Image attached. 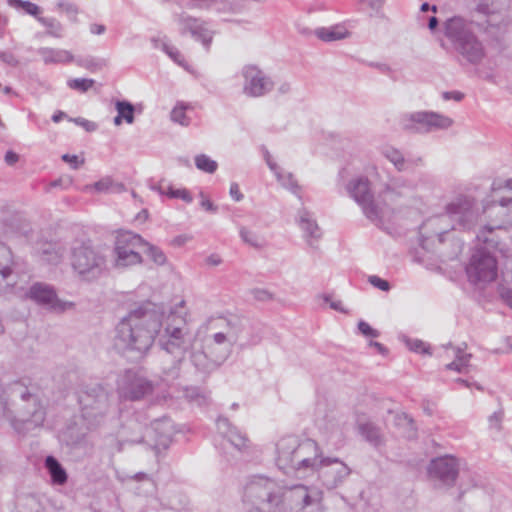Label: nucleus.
Segmentation results:
<instances>
[{
  "mask_svg": "<svg viewBox=\"0 0 512 512\" xmlns=\"http://www.w3.org/2000/svg\"><path fill=\"white\" fill-rule=\"evenodd\" d=\"M161 317L155 310L138 307L116 326L115 348L127 357L142 358L160 332Z\"/></svg>",
  "mask_w": 512,
  "mask_h": 512,
  "instance_id": "nucleus-1",
  "label": "nucleus"
},
{
  "mask_svg": "<svg viewBox=\"0 0 512 512\" xmlns=\"http://www.w3.org/2000/svg\"><path fill=\"white\" fill-rule=\"evenodd\" d=\"M473 26L493 38L497 37L502 29L501 23H493L490 19L485 21L467 20L456 15L445 20L443 31L459 57L468 64L478 65L485 57V49L474 33Z\"/></svg>",
  "mask_w": 512,
  "mask_h": 512,
  "instance_id": "nucleus-2",
  "label": "nucleus"
},
{
  "mask_svg": "<svg viewBox=\"0 0 512 512\" xmlns=\"http://www.w3.org/2000/svg\"><path fill=\"white\" fill-rule=\"evenodd\" d=\"M283 499V487L277 481L254 476L244 487L242 504L246 512H280Z\"/></svg>",
  "mask_w": 512,
  "mask_h": 512,
  "instance_id": "nucleus-3",
  "label": "nucleus"
},
{
  "mask_svg": "<svg viewBox=\"0 0 512 512\" xmlns=\"http://www.w3.org/2000/svg\"><path fill=\"white\" fill-rule=\"evenodd\" d=\"M71 265L79 279L85 282L96 281L108 271L105 253L88 243L72 248Z\"/></svg>",
  "mask_w": 512,
  "mask_h": 512,
  "instance_id": "nucleus-4",
  "label": "nucleus"
},
{
  "mask_svg": "<svg viewBox=\"0 0 512 512\" xmlns=\"http://www.w3.org/2000/svg\"><path fill=\"white\" fill-rule=\"evenodd\" d=\"M144 239L132 231L120 230L114 242V265L117 268H126L143 263L141 251Z\"/></svg>",
  "mask_w": 512,
  "mask_h": 512,
  "instance_id": "nucleus-5",
  "label": "nucleus"
},
{
  "mask_svg": "<svg viewBox=\"0 0 512 512\" xmlns=\"http://www.w3.org/2000/svg\"><path fill=\"white\" fill-rule=\"evenodd\" d=\"M445 209L454 230L471 231L479 223L480 212L472 197L460 195L448 203Z\"/></svg>",
  "mask_w": 512,
  "mask_h": 512,
  "instance_id": "nucleus-6",
  "label": "nucleus"
},
{
  "mask_svg": "<svg viewBox=\"0 0 512 512\" xmlns=\"http://www.w3.org/2000/svg\"><path fill=\"white\" fill-rule=\"evenodd\" d=\"M348 194L362 208L364 215L372 222L382 221V207L375 201L371 191L370 181L367 177L360 176L353 178L347 184Z\"/></svg>",
  "mask_w": 512,
  "mask_h": 512,
  "instance_id": "nucleus-7",
  "label": "nucleus"
},
{
  "mask_svg": "<svg viewBox=\"0 0 512 512\" xmlns=\"http://www.w3.org/2000/svg\"><path fill=\"white\" fill-rule=\"evenodd\" d=\"M453 120L445 115L418 111L405 114L401 118L402 129L412 133H430L437 130H445L451 127Z\"/></svg>",
  "mask_w": 512,
  "mask_h": 512,
  "instance_id": "nucleus-8",
  "label": "nucleus"
},
{
  "mask_svg": "<svg viewBox=\"0 0 512 512\" xmlns=\"http://www.w3.org/2000/svg\"><path fill=\"white\" fill-rule=\"evenodd\" d=\"M497 261L490 251L484 248L475 249L466 266L468 279L473 284L490 283L497 277Z\"/></svg>",
  "mask_w": 512,
  "mask_h": 512,
  "instance_id": "nucleus-9",
  "label": "nucleus"
},
{
  "mask_svg": "<svg viewBox=\"0 0 512 512\" xmlns=\"http://www.w3.org/2000/svg\"><path fill=\"white\" fill-rule=\"evenodd\" d=\"M153 390V382L134 369L125 370L117 378V392L121 398L136 401L151 394Z\"/></svg>",
  "mask_w": 512,
  "mask_h": 512,
  "instance_id": "nucleus-10",
  "label": "nucleus"
},
{
  "mask_svg": "<svg viewBox=\"0 0 512 512\" xmlns=\"http://www.w3.org/2000/svg\"><path fill=\"white\" fill-rule=\"evenodd\" d=\"M323 451L316 441L312 439H300L294 476L305 478L315 475L317 468L321 465Z\"/></svg>",
  "mask_w": 512,
  "mask_h": 512,
  "instance_id": "nucleus-11",
  "label": "nucleus"
},
{
  "mask_svg": "<svg viewBox=\"0 0 512 512\" xmlns=\"http://www.w3.org/2000/svg\"><path fill=\"white\" fill-rule=\"evenodd\" d=\"M315 474L323 487L332 490L345 482L351 474V468L339 458L324 456Z\"/></svg>",
  "mask_w": 512,
  "mask_h": 512,
  "instance_id": "nucleus-12",
  "label": "nucleus"
},
{
  "mask_svg": "<svg viewBox=\"0 0 512 512\" xmlns=\"http://www.w3.org/2000/svg\"><path fill=\"white\" fill-rule=\"evenodd\" d=\"M161 349L175 357H183L192 348L193 338L187 329L168 324L163 334L159 335Z\"/></svg>",
  "mask_w": 512,
  "mask_h": 512,
  "instance_id": "nucleus-13",
  "label": "nucleus"
},
{
  "mask_svg": "<svg viewBox=\"0 0 512 512\" xmlns=\"http://www.w3.org/2000/svg\"><path fill=\"white\" fill-rule=\"evenodd\" d=\"M175 433L172 418H155L143 433V441L151 445L158 453L167 449Z\"/></svg>",
  "mask_w": 512,
  "mask_h": 512,
  "instance_id": "nucleus-14",
  "label": "nucleus"
},
{
  "mask_svg": "<svg viewBox=\"0 0 512 512\" xmlns=\"http://www.w3.org/2000/svg\"><path fill=\"white\" fill-rule=\"evenodd\" d=\"M26 296L36 304L47 310L56 313H62L74 306V303L62 301L57 297L54 288L46 283H34L26 293Z\"/></svg>",
  "mask_w": 512,
  "mask_h": 512,
  "instance_id": "nucleus-15",
  "label": "nucleus"
},
{
  "mask_svg": "<svg viewBox=\"0 0 512 512\" xmlns=\"http://www.w3.org/2000/svg\"><path fill=\"white\" fill-rule=\"evenodd\" d=\"M300 438L294 435L282 437L276 443L275 463L287 475H294Z\"/></svg>",
  "mask_w": 512,
  "mask_h": 512,
  "instance_id": "nucleus-16",
  "label": "nucleus"
},
{
  "mask_svg": "<svg viewBox=\"0 0 512 512\" xmlns=\"http://www.w3.org/2000/svg\"><path fill=\"white\" fill-rule=\"evenodd\" d=\"M283 510L299 512L308 507H317L320 502V493H310L304 485H296L289 489L283 487Z\"/></svg>",
  "mask_w": 512,
  "mask_h": 512,
  "instance_id": "nucleus-17",
  "label": "nucleus"
},
{
  "mask_svg": "<svg viewBox=\"0 0 512 512\" xmlns=\"http://www.w3.org/2000/svg\"><path fill=\"white\" fill-rule=\"evenodd\" d=\"M428 473L432 480L444 486H453L459 474L458 460L450 455L431 460Z\"/></svg>",
  "mask_w": 512,
  "mask_h": 512,
  "instance_id": "nucleus-18",
  "label": "nucleus"
},
{
  "mask_svg": "<svg viewBox=\"0 0 512 512\" xmlns=\"http://www.w3.org/2000/svg\"><path fill=\"white\" fill-rule=\"evenodd\" d=\"M242 75L243 92L250 97H261L273 89V81L256 66H245Z\"/></svg>",
  "mask_w": 512,
  "mask_h": 512,
  "instance_id": "nucleus-19",
  "label": "nucleus"
},
{
  "mask_svg": "<svg viewBox=\"0 0 512 512\" xmlns=\"http://www.w3.org/2000/svg\"><path fill=\"white\" fill-rule=\"evenodd\" d=\"M446 221L445 216H438L430 218L423 223L420 227V245L424 250H430L437 241L442 244L445 237L448 235L449 230L443 227V222Z\"/></svg>",
  "mask_w": 512,
  "mask_h": 512,
  "instance_id": "nucleus-20",
  "label": "nucleus"
},
{
  "mask_svg": "<svg viewBox=\"0 0 512 512\" xmlns=\"http://www.w3.org/2000/svg\"><path fill=\"white\" fill-rule=\"evenodd\" d=\"M222 334L215 333L205 340L203 349L221 367L232 353L233 346Z\"/></svg>",
  "mask_w": 512,
  "mask_h": 512,
  "instance_id": "nucleus-21",
  "label": "nucleus"
},
{
  "mask_svg": "<svg viewBox=\"0 0 512 512\" xmlns=\"http://www.w3.org/2000/svg\"><path fill=\"white\" fill-rule=\"evenodd\" d=\"M108 399V393L101 384H91L85 386L78 396V401L82 410L100 409Z\"/></svg>",
  "mask_w": 512,
  "mask_h": 512,
  "instance_id": "nucleus-22",
  "label": "nucleus"
},
{
  "mask_svg": "<svg viewBox=\"0 0 512 512\" xmlns=\"http://www.w3.org/2000/svg\"><path fill=\"white\" fill-rule=\"evenodd\" d=\"M381 154L393 164L398 172L412 171L423 163L422 157L405 158L400 150L391 146L384 147Z\"/></svg>",
  "mask_w": 512,
  "mask_h": 512,
  "instance_id": "nucleus-23",
  "label": "nucleus"
},
{
  "mask_svg": "<svg viewBox=\"0 0 512 512\" xmlns=\"http://www.w3.org/2000/svg\"><path fill=\"white\" fill-rule=\"evenodd\" d=\"M216 429L218 434L227 439L237 450H242L247 446L248 439L246 435L233 426L229 418H216Z\"/></svg>",
  "mask_w": 512,
  "mask_h": 512,
  "instance_id": "nucleus-24",
  "label": "nucleus"
},
{
  "mask_svg": "<svg viewBox=\"0 0 512 512\" xmlns=\"http://www.w3.org/2000/svg\"><path fill=\"white\" fill-rule=\"evenodd\" d=\"M130 488L138 496L154 497L157 492V486L153 478L144 472H138L125 478Z\"/></svg>",
  "mask_w": 512,
  "mask_h": 512,
  "instance_id": "nucleus-25",
  "label": "nucleus"
},
{
  "mask_svg": "<svg viewBox=\"0 0 512 512\" xmlns=\"http://www.w3.org/2000/svg\"><path fill=\"white\" fill-rule=\"evenodd\" d=\"M190 360L196 371L206 379L210 374L220 368L218 363L211 358L204 349L191 353Z\"/></svg>",
  "mask_w": 512,
  "mask_h": 512,
  "instance_id": "nucleus-26",
  "label": "nucleus"
},
{
  "mask_svg": "<svg viewBox=\"0 0 512 512\" xmlns=\"http://www.w3.org/2000/svg\"><path fill=\"white\" fill-rule=\"evenodd\" d=\"M13 257L8 246L0 242V288L6 289L13 286L10 280L12 276Z\"/></svg>",
  "mask_w": 512,
  "mask_h": 512,
  "instance_id": "nucleus-27",
  "label": "nucleus"
},
{
  "mask_svg": "<svg viewBox=\"0 0 512 512\" xmlns=\"http://www.w3.org/2000/svg\"><path fill=\"white\" fill-rule=\"evenodd\" d=\"M298 223L300 228L303 230L304 237L310 246L313 245V241H318L321 238L322 232L320 227L318 226L316 220L312 218L311 213L306 209L299 211Z\"/></svg>",
  "mask_w": 512,
  "mask_h": 512,
  "instance_id": "nucleus-28",
  "label": "nucleus"
},
{
  "mask_svg": "<svg viewBox=\"0 0 512 512\" xmlns=\"http://www.w3.org/2000/svg\"><path fill=\"white\" fill-rule=\"evenodd\" d=\"M223 324V331L217 333L225 336V339L227 340L231 339L230 337H232L233 340H229V342L232 345L236 344L240 339L243 330L245 329V322L237 316H231L229 318H225L223 320Z\"/></svg>",
  "mask_w": 512,
  "mask_h": 512,
  "instance_id": "nucleus-29",
  "label": "nucleus"
},
{
  "mask_svg": "<svg viewBox=\"0 0 512 512\" xmlns=\"http://www.w3.org/2000/svg\"><path fill=\"white\" fill-rule=\"evenodd\" d=\"M66 249L60 243H45L41 250V259L48 264H58L64 257Z\"/></svg>",
  "mask_w": 512,
  "mask_h": 512,
  "instance_id": "nucleus-30",
  "label": "nucleus"
},
{
  "mask_svg": "<svg viewBox=\"0 0 512 512\" xmlns=\"http://www.w3.org/2000/svg\"><path fill=\"white\" fill-rule=\"evenodd\" d=\"M359 434L371 445L378 447L383 443L381 429L370 421L358 424Z\"/></svg>",
  "mask_w": 512,
  "mask_h": 512,
  "instance_id": "nucleus-31",
  "label": "nucleus"
},
{
  "mask_svg": "<svg viewBox=\"0 0 512 512\" xmlns=\"http://www.w3.org/2000/svg\"><path fill=\"white\" fill-rule=\"evenodd\" d=\"M45 467L48 470L53 483L63 485L67 481V473L60 462L54 456H47Z\"/></svg>",
  "mask_w": 512,
  "mask_h": 512,
  "instance_id": "nucleus-32",
  "label": "nucleus"
},
{
  "mask_svg": "<svg viewBox=\"0 0 512 512\" xmlns=\"http://www.w3.org/2000/svg\"><path fill=\"white\" fill-rule=\"evenodd\" d=\"M501 228H502V225H497V226L486 225L477 233L476 239L479 242L486 245V247L484 249H487L488 251H489V249H496L498 247L499 240L496 237L494 231H495V229H501Z\"/></svg>",
  "mask_w": 512,
  "mask_h": 512,
  "instance_id": "nucleus-33",
  "label": "nucleus"
},
{
  "mask_svg": "<svg viewBox=\"0 0 512 512\" xmlns=\"http://www.w3.org/2000/svg\"><path fill=\"white\" fill-rule=\"evenodd\" d=\"M394 426L399 436L407 439L417 436V425L413 418H395Z\"/></svg>",
  "mask_w": 512,
  "mask_h": 512,
  "instance_id": "nucleus-34",
  "label": "nucleus"
},
{
  "mask_svg": "<svg viewBox=\"0 0 512 512\" xmlns=\"http://www.w3.org/2000/svg\"><path fill=\"white\" fill-rule=\"evenodd\" d=\"M115 109L127 124L134 123L135 106L127 100H116Z\"/></svg>",
  "mask_w": 512,
  "mask_h": 512,
  "instance_id": "nucleus-35",
  "label": "nucleus"
},
{
  "mask_svg": "<svg viewBox=\"0 0 512 512\" xmlns=\"http://www.w3.org/2000/svg\"><path fill=\"white\" fill-rule=\"evenodd\" d=\"M142 251L148 255V257L158 266H162L167 262L165 253L157 246L150 244L144 240Z\"/></svg>",
  "mask_w": 512,
  "mask_h": 512,
  "instance_id": "nucleus-36",
  "label": "nucleus"
},
{
  "mask_svg": "<svg viewBox=\"0 0 512 512\" xmlns=\"http://www.w3.org/2000/svg\"><path fill=\"white\" fill-rule=\"evenodd\" d=\"M472 355L470 353H464L463 349L457 348L455 360L446 365L448 370H455L459 373H462L464 369L468 366V363L471 359Z\"/></svg>",
  "mask_w": 512,
  "mask_h": 512,
  "instance_id": "nucleus-37",
  "label": "nucleus"
},
{
  "mask_svg": "<svg viewBox=\"0 0 512 512\" xmlns=\"http://www.w3.org/2000/svg\"><path fill=\"white\" fill-rule=\"evenodd\" d=\"M178 24L181 27V34H185L186 32H189L191 35L196 33V29L201 24V20L198 18H194L187 14H180L178 16Z\"/></svg>",
  "mask_w": 512,
  "mask_h": 512,
  "instance_id": "nucleus-38",
  "label": "nucleus"
},
{
  "mask_svg": "<svg viewBox=\"0 0 512 512\" xmlns=\"http://www.w3.org/2000/svg\"><path fill=\"white\" fill-rule=\"evenodd\" d=\"M76 64L91 72L101 70L108 65V61L103 58L84 57L76 59Z\"/></svg>",
  "mask_w": 512,
  "mask_h": 512,
  "instance_id": "nucleus-39",
  "label": "nucleus"
},
{
  "mask_svg": "<svg viewBox=\"0 0 512 512\" xmlns=\"http://www.w3.org/2000/svg\"><path fill=\"white\" fill-rule=\"evenodd\" d=\"M183 360V357H176L171 366L163 368L162 375L164 381L171 382L179 378Z\"/></svg>",
  "mask_w": 512,
  "mask_h": 512,
  "instance_id": "nucleus-40",
  "label": "nucleus"
},
{
  "mask_svg": "<svg viewBox=\"0 0 512 512\" xmlns=\"http://www.w3.org/2000/svg\"><path fill=\"white\" fill-rule=\"evenodd\" d=\"M8 4L12 7H15L17 9L23 10L25 13L39 17L38 15L41 12V8L30 2V1H24V0H7Z\"/></svg>",
  "mask_w": 512,
  "mask_h": 512,
  "instance_id": "nucleus-41",
  "label": "nucleus"
},
{
  "mask_svg": "<svg viewBox=\"0 0 512 512\" xmlns=\"http://www.w3.org/2000/svg\"><path fill=\"white\" fill-rule=\"evenodd\" d=\"M196 167L206 173H214L217 170L218 164L205 154H199L195 157Z\"/></svg>",
  "mask_w": 512,
  "mask_h": 512,
  "instance_id": "nucleus-42",
  "label": "nucleus"
},
{
  "mask_svg": "<svg viewBox=\"0 0 512 512\" xmlns=\"http://www.w3.org/2000/svg\"><path fill=\"white\" fill-rule=\"evenodd\" d=\"M316 36L326 42L340 40L345 37V33L336 28H319L315 31Z\"/></svg>",
  "mask_w": 512,
  "mask_h": 512,
  "instance_id": "nucleus-43",
  "label": "nucleus"
},
{
  "mask_svg": "<svg viewBox=\"0 0 512 512\" xmlns=\"http://www.w3.org/2000/svg\"><path fill=\"white\" fill-rule=\"evenodd\" d=\"M10 424L18 434L23 435L28 433L32 427L38 425V423H34L31 418H11ZM40 424L41 423H39V425Z\"/></svg>",
  "mask_w": 512,
  "mask_h": 512,
  "instance_id": "nucleus-44",
  "label": "nucleus"
},
{
  "mask_svg": "<svg viewBox=\"0 0 512 512\" xmlns=\"http://www.w3.org/2000/svg\"><path fill=\"white\" fill-rule=\"evenodd\" d=\"M241 239L250 246L260 249L264 246L262 239L254 232L248 230L246 227L240 228Z\"/></svg>",
  "mask_w": 512,
  "mask_h": 512,
  "instance_id": "nucleus-45",
  "label": "nucleus"
},
{
  "mask_svg": "<svg viewBox=\"0 0 512 512\" xmlns=\"http://www.w3.org/2000/svg\"><path fill=\"white\" fill-rule=\"evenodd\" d=\"M37 20L48 29V34L60 37L62 25L55 18L37 17Z\"/></svg>",
  "mask_w": 512,
  "mask_h": 512,
  "instance_id": "nucleus-46",
  "label": "nucleus"
},
{
  "mask_svg": "<svg viewBox=\"0 0 512 512\" xmlns=\"http://www.w3.org/2000/svg\"><path fill=\"white\" fill-rule=\"evenodd\" d=\"M196 40L201 41L202 44L208 49L213 38V32L209 30L205 23L202 21L196 29V33L192 35Z\"/></svg>",
  "mask_w": 512,
  "mask_h": 512,
  "instance_id": "nucleus-47",
  "label": "nucleus"
},
{
  "mask_svg": "<svg viewBox=\"0 0 512 512\" xmlns=\"http://www.w3.org/2000/svg\"><path fill=\"white\" fill-rule=\"evenodd\" d=\"M187 105L181 103L173 108L171 111V120L173 122L179 123L183 126H188L190 121L189 118L186 116Z\"/></svg>",
  "mask_w": 512,
  "mask_h": 512,
  "instance_id": "nucleus-48",
  "label": "nucleus"
},
{
  "mask_svg": "<svg viewBox=\"0 0 512 512\" xmlns=\"http://www.w3.org/2000/svg\"><path fill=\"white\" fill-rule=\"evenodd\" d=\"M94 83L95 81L93 79L75 78L68 80L67 85L73 90L84 93L88 91L94 85Z\"/></svg>",
  "mask_w": 512,
  "mask_h": 512,
  "instance_id": "nucleus-49",
  "label": "nucleus"
},
{
  "mask_svg": "<svg viewBox=\"0 0 512 512\" xmlns=\"http://www.w3.org/2000/svg\"><path fill=\"white\" fill-rule=\"evenodd\" d=\"M402 339L411 351L417 353L431 354V352L429 351V346H426V344L422 340L410 339L407 336H403Z\"/></svg>",
  "mask_w": 512,
  "mask_h": 512,
  "instance_id": "nucleus-50",
  "label": "nucleus"
},
{
  "mask_svg": "<svg viewBox=\"0 0 512 512\" xmlns=\"http://www.w3.org/2000/svg\"><path fill=\"white\" fill-rule=\"evenodd\" d=\"M38 53L42 56L45 63L58 62L61 60V56L66 54L63 51H56L51 48H41Z\"/></svg>",
  "mask_w": 512,
  "mask_h": 512,
  "instance_id": "nucleus-51",
  "label": "nucleus"
},
{
  "mask_svg": "<svg viewBox=\"0 0 512 512\" xmlns=\"http://www.w3.org/2000/svg\"><path fill=\"white\" fill-rule=\"evenodd\" d=\"M167 196L170 198H180L186 203L193 201V197L187 189H174L172 186H168Z\"/></svg>",
  "mask_w": 512,
  "mask_h": 512,
  "instance_id": "nucleus-52",
  "label": "nucleus"
},
{
  "mask_svg": "<svg viewBox=\"0 0 512 512\" xmlns=\"http://www.w3.org/2000/svg\"><path fill=\"white\" fill-rule=\"evenodd\" d=\"M73 183V179L70 176H61L58 179H55L51 181L47 188L46 192H50L52 188H61V189H68Z\"/></svg>",
  "mask_w": 512,
  "mask_h": 512,
  "instance_id": "nucleus-53",
  "label": "nucleus"
},
{
  "mask_svg": "<svg viewBox=\"0 0 512 512\" xmlns=\"http://www.w3.org/2000/svg\"><path fill=\"white\" fill-rule=\"evenodd\" d=\"M368 282L375 288L380 289L381 291L387 292L391 288V285L387 280H384L376 275L369 276Z\"/></svg>",
  "mask_w": 512,
  "mask_h": 512,
  "instance_id": "nucleus-54",
  "label": "nucleus"
},
{
  "mask_svg": "<svg viewBox=\"0 0 512 512\" xmlns=\"http://www.w3.org/2000/svg\"><path fill=\"white\" fill-rule=\"evenodd\" d=\"M279 181L284 187L290 189L294 193H296V191L299 189L298 183L292 173H287L285 175L282 174V180Z\"/></svg>",
  "mask_w": 512,
  "mask_h": 512,
  "instance_id": "nucleus-55",
  "label": "nucleus"
},
{
  "mask_svg": "<svg viewBox=\"0 0 512 512\" xmlns=\"http://www.w3.org/2000/svg\"><path fill=\"white\" fill-rule=\"evenodd\" d=\"M358 329L359 331L367 337L376 338L379 336V332L372 328L367 322L361 320L358 322Z\"/></svg>",
  "mask_w": 512,
  "mask_h": 512,
  "instance_id": "nucleus-56",
  "label": "nucleus"
},
{
  "mask_svg": "<svg viewBox=\"0 0 512 512\" xmlns=\"http://www.w3.org/2000/svg\"><path fill=\"white\" fill-rule=\"evenodd\" d=\"M161 46H162L163 51H165L169 55V57H171L178 64H180V65L182 64L183 57L177 48H175L173 46H169L166 43H162Z\"/></svg>",
  "mask_w": 512,
  "mask_h": 512,
  "instance_id": "nucleus-57",
  "label": "nucleus"
},
{
  "mask_svg": "<svg viewBox=\"0 0 512 512\" xmlns=\"http://www.w3.org/2000/svg\"><path fill=\"white\" fill-rule=\"evenodd\" d=\"M57 6L60 9H62L64 12H66V14L73 19L76 17V15L79 12L78 7L73 3L58 2Z\"/></svg>",
  "mask_w": 512,
  "mask_h": 512,
  "instance_id": "nucleus-58",
  "label": "nucleus"
},
{
  "mask_svg": "<svg viewBox=\"0 0 512 512\" xmlns=\"http://www.w3.org/2000/svg\"><path fill=\"white\" fill-rule=\"evenodd\" d=\"M499 205L502 208L509 207L507 213L505 214L506 219L503 221L504 224L512 223V197L510 198H502L499 201Z\"/></svg>",
  "mask_w": 512,
  "mask_h": 512,
  "instance_id": "nucleus-59",
  "label": "nucleus"
},
{
  "mask_svg": "<svg viewBox=\"0 0 512 512\" xmlns=\"http://www.w3.org/2000/svg\"><path fill=\"white\" fill-rule=\"evenodd\" d=\"M253 297L258 301H270L273 299V294L266 289L256 288L252 290Z\"/></svg>",
  "mask_w": 512,
  "mask_h": 512,
  "instance_id": "nucleus-60",
  "label": "nucleus"
},
{
  "mask_svg": "<svg viewBox=\"0 0 512 512\" xmlns=\"http://www.w3.org/2000/svg\"><path fill=\"white\" fill-rule=\"evenodd\" d=\"M264 158H265V161L267 163V165L269 166V168L271 169V171L274 172L275 176L277 177L278 180H282V172H281V169L278 167V165L272 160V157L270 155V153L266 150L265 153H264Z\"/></svg>",
  "mask_w": 512,
  "mask_h": 512,
  "instance_id": "nucleus-61",
  "label": "nucleus"
},
{
  "mask_svg": "<svg viewBox=\"0 0 512 512\" xmlns=\"http://www.w3.org/2000/svg\"><path fill=\"white\" fill-rule=\"evenodd\" d=\"M462 249H463V243L457 240L453 244L452 252L451 253L441 252V257H443L445 260L446 259L452 260V259L456 258L462 252Z\"/></svg>",
  "mask_w": 512,
  "mask_h": 512,
  "instance_id": "nucleus-62",
  "label": "nucleus"
},
{
  "mask_svg": "<svg viewBox=\"0 0 512 512\" xmlns=\"http://www.w3.org/2000/svg\"><path fill=\"white\" fill-rule=\"evenodd\" d=\"M112 185V180L111 178L109 177H105V178H102L101 180L95 182L93 184V188L97 191V192H106L109 190V188L111 187Z\"/></svg>",
  "mask_w": 512,
  "mask_h": 512,
  "instance_id": "nucleus-63",
  "label": "nucleus"
},
{
  "mask_svg": "<svg viewBox=\"0 0 512 512\" xmlns=\"http://www.w3.org/2000/svg\"><path fill=\"white\" fill-rule=\"evenodd\" d=\"M70 121H73L77 125L82 126L88 132H92V131H95L97 129V124L96 123L91 122V121L86 120V119L81 118V117L70 119Z\"/></svg>",
  "mask_w": 512,
  "mask_h": 512,
  "instance_id": "nucleus-64",
  "label": "nucleus"
}]
</instances>
